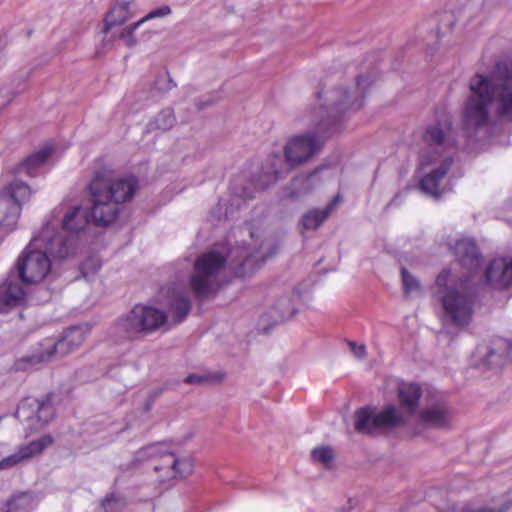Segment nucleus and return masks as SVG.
<instances>
[{"mask_svg":"<svg viewBox=\"0 0 512 512\" xmlns=\"http://www.w3.org/2000/svg\"><path fill=\"white\" fill-rule=\"evenodd\" d=\"M269 246L270 244L265 240L260 244L259 249L255 251H251V249L248 247H241L240 249L232 250L230 255H236L238 258L236 263H234V260H232L235 274L237 276H245L246 274L252 272L254 268H256L258 262L263 263L267 258L273 256L276 253V246H274L273 249L269 251V253H264L266 247Z\"/></svg>","mask_w":512,"mask_h":512,"instance_id":"obj_13","label":"nucleus"},{"mask_svg":"<svg viewBox=\"0 0 512 512\" xmlns=\"http://www.w3.org/2000/svg\"><path fill=\"white\" fill-rule=\"evenodd\" d=\"M171 13V9L168 5L160 6L156 9L151 10L146 16L140 19L142 23H145L148 20L165 17Z\"/></svg>","mask_w":512,"mask_h":512,"instance_id":"obj_34","label":"nucleus"},{"mask_svg":"<svg viewBox=\"0 0 512 512\" xmlns=\"http://www.w3.org/2000/svg\"><path fill=\"white\" fill-rule=\"evenodd\" d=\"M89 331L88 324L69 327L57 341H46L45 352L17 359L14 363V369L17 371L32 369L41 362L49 361L55 355L64 356L74 351L84 342Z\"/></svg>","mask_w":512,"mask_h":512,"instance_id":"obj_7","label":"nucleus"},{"mask_svg":"<svg viewBox=\"0 0 512 512\" xmlns=\"http://www.w3.org/2000/svg\"><path fill=\"white\" fill-rule=\"evenodd\" d=\"M167 323V315L162 310L142 304L135 305L113 326L117 339H134L160 329Z\"/></svg>","mask_w":512,"mask_h":512,"instance_id":"obj_6","label":"nucleus"},{"mask_svg":"<svg viewBox=\"0 0 512 512\" xmlns=\"http://www.w3.org/2000/svg\"><path fill=\"white\" fill-rule=\"evenodd\" d=\"M15 417L21 422L27 435L45 428L55 417L50 396L26 397L17 406Z\"/></svg>","mask_w":512,"mask_h":512,"instance_id":"obj_11","label":"nucleus"},{"mask_svg":"<svg viewBox=\"0 0 512 512\" xmlns=\"http://www.w3.org/2000/svg\"><path fill=\"white\" fill-rule=\"evenodd\" d=\"M487 283L495 289L512 285V257L497 258L485 270Z\"/></svg>","mask_w":512,"mask_h":512,"instance_id":"obj_16","label":"nucleus"},{"mask_svg":"<svg viewBox=\"0 0 512 512\" xmlns=\"http://www.w3.org/2000/svg\"><path fill=\"white\" fill-rule=\"evenodd\" d=\"M226 261V254L215 249L203 253L196 259L194 272L189 280L196 298H205L220 289Z\"/></svg>","mask_w":512,"mask_h":512,"instance_id":"obj_5","label":"nucleus"},{"mask_svg":"<svg viewBox=\"0 0 512 512\" xmlns=\"http://www.w3.org/2000/svg\"><path fill=\"white\" fill-rule=\"evenodd\" d=\"M340 202V195H336L324 209H313L308 211L302 218V225L307 230L317 229L329 216L337 203Z\"/></svg>","mask_w":512,"mask_h":512,"instance_id":"obj_24","label":"nucleus"},{"mask_svg":"<svg viewBox=\"0 0 512 512\" xmlns=\"http://www.w3.org/2000/svg\"><path fill=\"white\" fill-rule=\"evenodd\" d=\"M175 124V116L171 109L162 110L153 121L148 124V130H169Z\"/></svg>","mask_w":512,"mask_h":512,"instance_id":"obj_28","label":"nucleus"},{"mask_svg":"<svg viewBox=\"0 0 512 512\" xmlns=\"http://www.w3.org/2000/svg\"><path fill=\"white\" fill-rule=\"evenodd\" d=\"M295 297H299L295 292L289 296H282L271 307L269 315L274 324L288 320L297 313V308L294 303Z\"/></svg>","mask_w":512,"mask_h":512,"instance_id":"obj_23","label":"nucleus"},{"mask_svg":"<svg viewBox=\"0 0 512 512\" xmlns=\"http://www.w3.org/2000/svg\"><path fill=\"white\" fill-rule=\"evenodd\" d=\"M250 235H251L252 238L255 237V233L254 232H251Z\"/></svg>","mask_w":512,"mask_h":512,"instance_id":"obj_39","label":"nucleus"},{"mask_svg":"<svg viewBox=\"0 0 512 512\" xmlns=\"http://www.w3.org/2000/svg\"><path fill=\"white\" fill-rule=\"evenodd\" d=\"M214 101H215V98H213L212 96H207L205 101L200 102V108L206 107V106L212 104Z\"/></svg>","mask_w":512,"mask_h":512,"instance_id":"obj_38","label":"nucleus"},{"mask_svg":"<svg viewBox=\"0 0 512 512\" xmlns=\"http://www.w3.org/2000/svg\"><path fill=\"white\" fill-rule=\"evenodd\" d=\"M311 456L315 462L328 466L334 458V453L330 447L321 446L314 448Z\"/></svg>","mask_w":512,"mask_h":512,"instance_id":"obj_29","label":"nucleus"},{"mask_svg":"<svg viewBox=\"0 0 512 512\" xmlns=\"http://www.w3.org/2000/svg\"><path fill=\"white\" fill-rule=\"evenodd\" d=\"M101 263L98 258L90 257L81 265V272L84 278H88L90 275L95 274L99 271Z\"/></svg>","mask_w":512,"mask_h":512,"instance_id":"obj_32","label":"nucleus"},{"mask_svg":"<svg viewBox=\"0 0 512 512\" xmlns=\"http://www.w3.org/2000/svg\"><path fill=\"white\" fill-rule=\"evenodd\" d=\"M25 182L14 179L0 190V240L15 230L22 207L32 196Z\"/></svg>","mask_w":512,"mask_h":512,"instance_id":"obj_8","label":"nucleus"},{"mask_svg":"<svg viewBox=\"0 0 512 512\" xmlns=\"http://www.w3.org/2000/svg\"><path fill=\"white\" fill-rule=\"evenodd\" d=\"M160 459V464L154 465V470L164 471L166 477L176 478L186 476L193 470V460L188 456H179L175 449L164 442L152 443L139 449L135 454L137 462Z\"/></svg>","mask_w":512,"mask_h":512,"instance_id":"obj_9","label":"nucleus"},{"mask_svg":"<svg viewBox=\"0 0 512 512\" xmlns=\"http://www.w3.org/2000/svg\"><path fill=\"white\" fill-rule=\"evenodd\" d=\"M18 277L11 272L0 285V313L9 308L22 306L26 302V292L20 285Z\"/></svg>","mask_w":512,"mask_h":512,"instance_id":"obj_15","label":"nucleus"},{"mask_svg":"<svg viewBox=\"0 0 512 512\" xmlns=\"http://www.w3.org/2000/svg\"><path fill=\"white\" fill-rule=\"evenodd\" d=\"M402 286L406 298H414L423 294L419 280L405 268H401Z\"/></svg>","mask_w":512,"mask_h":512,"instance_id":"obj_27","label":"nucleus"},{"mask_svg":"<svg viewBox=\"0 0 512 512\" xmlns=\"http://www.w3.org/2000/svg\"><path fill=\"white\" fill-rule=\"evenodd\" d=\"M187 384H199L205 381V377L197 374H190L185 378Z\"/></svg>","mask_w":512,"mask_h":512,"instance_id":"obj_37","label":"nucleus"},{"mask_svg":"<svg viewBox=\"0 0 512 512\" xmlns=\"http://www.w3.org/2000/svg\"><path fill=\"white\" fill-rule=\"evenodd\" d=\"M155 86L158 90L166 92L176 86L175 82L170 77L169 73L166 72L159 76L155 82Z\"/></svg>","mask_w":512,"mask_h":512,"instance_id":"obj_33","label":"nucleus"},{"mask_svg":"<svg viewBox=\"0 0 512 512\" xmlns=\"http://www.w3.org/2000/svg\"><path fill=\"white\" fill-rule=\"evenodd\" d=\"M138 183L135 177L115 180L113 172L107 169L95 173L89 183L92 207H55L42 227H50L65 245L71 246V257L78 249V236L90 225L91 220L97 225L106 226L118 216L119 203L126 202L134 196Z\"/></svg>","mask_w":512,"mask_h":512,"instance_id":"obj_2","label":"nucleus"},{"mask_svg":"<svg viewBox=\"0 0 512 512\" xmlns=\"http://www.w3.org/2000/svg\"><path fill=\"white\" fill-rule=\"evenodd\" d=\"M421 394V387L417 383L400 382L398 385L400 406L409 414H414L416 412Z\"/></svg>","mask_w":512,"mask_h":512,"instance_id":"obj_21","label":"nucleus"},{"mask_svg":"<svg viewBox=\"0 0 512 512\" xmlns=\"http://www.w3.org/2000/svg\"><path fill=\"white\" fill-rule=\"evenodd\" d=\"M350 351L356 358H363L366 354V347L364 344H358L356 342L350 341L349 343Z\"/></svg>","mask_w":512,"mask_h":512,"instance_id":"obj_36","label":"nucleus"},{"mask_svg":"<svg viewBox=\"0 0 512 512\" xmlns=\"http://www.w3.org/2000/svg\"><path fill=\"white\" fill-rule=\"evenodd\" d=\"M374 81V73L366 76L360 74L352 86L327 92L324 88L317 91V98L323 100V103L310 112L312 130L295 135L287 141L284 147L285 161L278 153L269 156V167L264 171L267 180L258 184L259 187L267 188L288 172V166L301 165L317 154L323 146L324 138L340 131V120L363 107L365 96Z\"/></svg>","mask_w":512,"mask_h":512,"instance_id":"obj_1","label":"nucleus"},{"mask_svg":"<svg viewBox=\"0 0 512 512\" xmlns=\"http://www.w3.org/2000/svg\"><path fill=\"white\" fill-rule=\"evenodd\" d=\"M165 305L175 323L184 321L191 310V301L187 292L179 287L167 289Z\"/></svg>","mask_w":512,"mask_h":512,"instance_id":"obj_19","label":"nucleus"},{"mask_svg":"<svg viewBox=\"0 0 512 512\" xmlns=\"http://www.w3.org/2000/svg\"><path fill=\"white\" fill-rule=\"evenodd\" d=\"M321 170L322 168H319L309 174L295 177L290 187L284 190V197L298 198L309 193L316 186L317 175Z\"/></svg>","mask_w":512,"mask_h":512,"instance_id":"obj_22","label":"nucleus"},{"mask_svg":"<svg viewBox=\"0 0 512 512\" xmlns=\"http://www.w3.org/2000/svg\"><path fill=\"white\" fill-rule=\"evenodd\" d=\"M471 282V277L456 280L449 270L437 276L436 298L441 303L444 322L459 328L470 323L476 297V288Z\"/></svg>","mask_w":512,"mask_h":512,"instance_id":"obj_4","label":"nucleus"},{"mask_svg":"<svg viewBox=\"0 0 512 512\" xmlns=\"http://www.w3.org/2000/svg\"><path fill=\"white\" fill-rule=\"evenodd\" d=\"M52 151V147L46 145L31 153L18 165L16 172L18 174H27L31 177L45 173L49 166Z\"/></svg>","mask_w":512,"mask_h":512,"instance_id":"obj_17","label":"nucleus"},{"mask_svg":"<svg viewBox=\"0 0 512 512\" xmlns=\"http://www.w3.org/2000/svg\"><path fill=\"white\" fill-rule=\"evenodd\" d=\"M125 507V501L114 494L107 496L102 502L104 512H121Z\"/></svg>","mask_w":512,"mask_h":512,"instance_id":"obj_30","label":"nucleus"},{"mask_svg":"<svg viewBox=\"0 0 512 512\" xmlns=\"http://www.w3.org/2000/svg\"><path fill=\"white\" fill-rule=\"evenodd\" d=\"M22 497L16 496L0 506V512H19Z\"/></svg>","mask_w":512,"mask_h":512,"instance_id":"obj_35","label":"nucleus"},{"mask_svg":"<svg viewBox=\"0 0 512 512\" xmlns=\"http://www.w3.org/2000/svg\"><path fill=\"white\" fill-rule=\"evenodd\" d=\"M354 418L355 430L368 435H378L405 422L401 411L392 404L382 410L372 406L361 407L355 411Z\"/></svg>","mask_w":512,"mask_h":512,"instance_id":"obj_10","label":"nucleus"},{"mask_svg":"<svg viewBox=\"0 0 512 512\" xmlns=\"http://www.w3.org/2000/svg\"><path fill=\"white\" fill-rule=\"evenodd\" d=\"M142 21H137L121 31L120 38L123 39L128 47L136 45L137 40L134 36L135 31L142 25Z\"/></svg>","mask_w":512,"mask_h":512,"instance_id":"obj_31","label":"nucleus"},{"mask_svg":"<svg viewBox=\"0 0 512 512\" xmlns=\"http://www.w3.org/2000/svg\"><path fill=\"white\" fill-rule=\"evenodd\" d=\"M53 438L51 435H44L39 439L32 440L27 444L19 446L18 450L0 460V471L9 470L39 454L47 447L52 445Z\"/></svg>","mask_w":512,"mask_h":512,"instance_id":"obj_14","label":"nucleus"},{"mask_svg":"<svg viewBox=\"0 0 512 512\" xmlns=\"http://www.w3.org/2000/svg\"><path fill=\"white\" fill-rule=\"evenodd\" d=\"M56 236L52 228L42 227L21 251L14 268L22 283L37 284L47 278H53L50 257L55 260L71 257V246L65 245Z\"/></svg>","mask_w":512,"mask_h":512,"instance_id":"obj_3","label":"nucleus"},{"mask_svg":"<svg viewBox=\"0 0 512 512\" xmlns=\"http://www.w3.org/2000/svg\"><path fill=\"white\" fill-rule=\"evenodd\" d=\"M416 417L417 422L411 427L413 435H421L426 429H446L452 424V411L444 401L424 406Z\"/></svg>","mask_w":512,"mask_h":512,"instance_id":"obj_12","label":"nucleus"},{"mask_svg":"<svg viewBox=\"0 0 512 512\" xmlns=\"http://www.w3.org/2000/svg\"><path fill=\"white\" fill-rule=\"evenodd\" d=\"M512 505L510 500H504L499 505L486 506L480 504L478 501H471L464 503L453 512H506Z\"/></svg>","mask_w":512,"mask_h":512,"instance_id":"obj_26","label":"nucleus"},{"mask_svg":"<svg viewBox=\"0 0 512 512\" xmlns=\"http://www.w3.org/2000/svg\"><path fill=\"white\" fill-rule=\"evenodd\" d=\"M134 6L133 1H121L114 4L105 16L103 32L107 33L113 27L120 26L130 19L134 14Z\"/></svg>","mask_w":512,"mask_h":512,"instance_id":"obj_20","label":"nucleus"},{"mask_svg":"<svg viewBox=\"0 0 512 512\" xmlns=\"http://www.w3.org/2000/svg\"><path fill=\"white\" fill-rule=\"evenodd\" d=\"M512 352V342L507 339H497L493 348L487 354V361L490 365L500 367L507 361Z\"/></svg>","mask_w":512,"mask_h":512,"instance_id":"obj_25","label":"nucleus"},{"mask_svg":"<svg viewBox=\"0 0 512 512\" xmlns=\"http://www.w3.org/2000/svg\"><path fill=\"white\" fill-rule=\"evenodd\" d=\"M453 249L455 256L463 267H466L472 273L478 272L482 258L473 239L461 238L455 242Z\"/></svg>","mask_w":512,"mask_h":512,"instance_id":"obj_18","label":"nucleus"}]
</instances>
